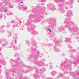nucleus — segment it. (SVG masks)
<instances>
[{
  "instance_id": "nucleus-6",
  "label": "nucleus",
  "mask_w": 79,
  "mask_h": 79,
  "mask_svg": "<svg viewBox=\"0 0 79 79\" xmlns=\"http://www.w3.org/2000/svg\"><path fill=\"white\" fill-rule=\"evenodd\" d=\"M70 39L67 38L66 39V40H65V42H70Z\"/></svg>"
},
{
  "instance_id": "nucleus-37",
  "label": "nucleus",
  "mask_w": 79,
  "mask_h": 79,
  "mask_svg": "<svg viewBox=\"0 0 79 79\" xmlns=\"http://www.w3.org/2000/svg\"><path fill=\"white\" fill-rule=\"evenodd\" d=\"M4 64H5V63H4Z\"/></svg>"
},
{
  "instance_id": "nucleus-10",
  "label": "nucleus",
  "mask_w": 79,
  "mask_h": 79,
  "mask_svg": "<svg viewBox=\"0 0 79 79\" xmlns=\"http://www.w3.org/2000/svg\"><path fill=\"white\" fill-rule=\"evenodd\" d=\"M27 70H28L29 71H30V70H31L32 69L31 68H29V67H28L27 68Z\"/></svg>"
},
{
  "instance_id": "nucleus-23",
  "label": "nucleus",
  "mask_w": 79,
  "mask_h": 79,
  "mask_svg": "<svg viewBox=\"0 0 79 79\" xmlns=\"http://www.w3.org/2000/svg\"><path fill=\"white\" fill-rule=\"evenodd\" d=\"M17 60L18 61H19V58H18Z\"/></svg>"
},
{
  "instance_id": "nucleus-28",
  "label": "nucleus",
  "mask_w": 79,
  "mask_h": 79,
  "mask_svg": "<svg viewBox=\"0 0 79 79\" xmlns=\"http://www.w3.org/2000/svg\"><path fill=\"white\" fill-rule=\"evenodd\" d=\"M6 11H7V10H6L5 11V12H6Z\"/></svg>"
},
{
  "instance_id": "nucleus-31",
  "label": "nucleus",
  "mask_w": 79,
  "mask_h": 79,
  "mask_svg": "<svg viewBox=\"0 0 79 79\" xmlns=\"http://www.w3.org/2000/svg\"><path fill=\"white\" fill-rule=\"evenodd\" d=\"M21 3H23V2H21Z\"/></svg>"
},
{
  "instance_id": "nucleus-14",
  "label": "nucleus",
  "mask_w": 79,
  "mask_h": 79,
  "mask_svg": "<svg viewBox=\"0 0 79 79\" xmlns=\"http://www.w3.org/2000/svg\"><path fill=\"white\" fill-rule=\"evenodd\" d=\"M51 74L52 76H55V73H52Z\"/></svg>"
},
{
  "instance_id": "nucleus-15",
  "label": "nucleus",
  "mask_w": 79,
  "mask_h": 79,
  "mask_svg": "<svg viewBox=\"0 0 79 79\" xmlns=\"http://www.w3.org/2000/svg\"><path fill=\"white\" fill-rule=\"evenodd\" d=\"M76 61H77V62H78V63H79V59H77L76 60Z\"/></svg>"
},
{
  "instance_id": "nucleus-4",
  "label": "nucleus",
  "mask_w": 79,
  "mask_h": 79,
  "mask_svg": "<svg viewBox=\"0 0 79 79\" xmlns=\"http://www.w3.org/2000/svg\"><path fill=\"white\" fill-rule=\"evenodd\" d=\"M53 49L55 50V52H59V49L56 48V47H54Z\"/></svg>"
},
{
  "instance_id": "nucleus-16",
  "label": "nucleus",
  "mask_w": 79,
  "mask_h": 79,
  "mask_svg": "<svg viewBox=\"0 0 79 79\" xmlns=\"http://www.w3.org/2000/svg\"><path fill=\"white\" fill-rule=\"evenodd\" d=\"M34 22H35V23H37L38 22H39L38 21V20H35L34 21Z\"/></svg>"
},
{
  "instance_id": "nucleus-20",
  "label": "nucleus",
  "mask_w": 79,
  "mask_h": 79,
  "mask_svg": "<svg viewBox=\"0 0 79 79\" xmlns=\"http://www.w3.org/2000/svg\"><path fill=\"white\" fill-rule=\"evenodd\" d=\"M52 10L53 11H54V10H55V8H53V9H52Z\"/></svg>"
},
{
  "instance_id": "nucleus-1",
  "label": "nucleus",
  "mask_w": 79,
  "mask_h": 79,
  "mask_svg": "<svg viewBox=\"0 0 79 79\" xmlns=\"http://www.w3.org/2000/svg\"><path fill=\"white\" fill-rule=\"evenodd\" d=\"M67 17L68 18H67V19H69L72 16H73V13L71 11H69L67 12Z\"/></svg>"
},
{
  "instance_id": "nucleus-22",
  "label": "nucleus",
  "mask_w": 79,
  "mask_h": 79,
  "mask_svg": "<svg viewBox=\"0 0 79 79\" xmlns=\"http://www.w3.org/2000/svg\"><path fill=\"white\" fill-rule=\"evenodd\" d=\"M67 65H66V66H65V67H64V68H67Z\"/></svg>"
},
{
  "instance_id": "nucleus-30",
  "label": "nucleus",
  "mask_w": 79,
  "mask_h": 79,
  "mask_svg": "<svg viewBox=\"0 0 79 79\" xmlns=\"http://www.w3.org/2000/svg\"><path fill=\"white\" fill-rule=\"evenodd\" d=\"M11 15H13V13H11Z\"/></svg>"
},
{
  "instance_id": "nucleus-2",
  "label": "nucleus",
  "mask_w": 79,
  "mask_h": 79,
  "mask_svg": "<svg viewBox=\"0 0 79 79\" xmlns=\"http://www.w3.org/2000/svg\"><path fill=\"white\" fill-rule=\"evenodd\" d=\"M34 29V26H32L29 28H28V29L30 31H32Z\"/></svg>"
},
{
  "instance_id": "nucleus-9",
  "label": "nucleus",
  "mask_w": 79,
  "mask_h": 79,
  "mask_svg": "<svg viewBox=\"0 0 79 79\" xmlns=\"http://www.w3.org/2000/svg\"><path fill=\"white\" fill-rule=\"evenodd\" d=\"M34 77L35 79H37V78H37V77L38 76H37V75H34Z\"/></svg>"
},
{
  "instance_id": "nucleus-8",
  "label": "nucleus",
  "mask_w": 79,
  "mask_h": 79,
  "mask_svg": "<svg viewBox=\"0 0 79 79\" xmlns=\"http://www.w3.org/2000/svg\"><path fill=\"white\" fill-rule=\"evenodd\" d=\"M46 31H49V32H52V31H51L50 29L49 28L47 29Z\"/></svg>"
},
{
  "instance_id": "nucleus-32",
  "label": "nucleus",
  "mask_w": 79,
  "mask_h": 79,
  "mask_svg": "<svg viewBox=\"0 0 79 79\" xmlns=\"http://www.w3.org/2000/svg\"><path fill=\"white\" fill-rule=\"evenodd\" d=\"M60 0V1H62V0Z\"/></svg>"
},
{
  "instance_id": "nucleus-19",
  "label": "nucleus",
  "mask_w": 79,
  "mask_h": 79,
  "mask_svg": "<svg viewBox=\"0 0 79 79\" xmlns=\"http://www.w3.org/2000/svg\"><path fill=\"white\" fill-rule=\"evenodd\" d=\"M13 45V43H10V46H12Z\"/></svg>"
},
{
  "instance_id": "nucleus-27",
  "label": "nucleus",
  "mask_w": 79,
  "mask_h": 79,
  "mask_svg": "<svg viewBox=\"0 0 79 79\" xmlns=\"http://www.w3.org/2000/svg\"><path fill=\"white\" fill-rule=\"evenodd\" d=\"M6 43H7V44H8V43H7V42H6L5 44H6Z\"/></svg>"
},
{
  "instance_id": "nucleus-7",
  "label": "nucleus",
  "mask_w": 79,
  "mask_h": 79,
  "mask_svg": "<svg viewBox=\"0 0 79 79\" xmlns=\"http://www.w3.org/2000/svg\"><path fill=\"white\" fill-rule=\"evenodd\" d=\"M39 72L40 73H42L41 70H36V73H39Z\"/></svg>"
},
{
  "instance_id": "nucleus-17",
  "label": "nucleus",
  "mask_w": 79,
  "mask_h": 79,
  "mask_svg": "<svg viewBox=\"0 0 79 79\" xmlns=\"http://www.w3.org/2000/svg\"><path fill=\"white\" fill-rule=\"evenodd\" d=\"M17 55H18V54H15L14 55V56H15V57H16V56H17Z\"/></svg>"
},
{
  "instance_id": "nucleus-13",
  "label": "nucleus",
  "mask_w": 79,
  "mask_h": 79,
  "mask_svg": "<svg viewBox=\"0 0 79 79\" xmlns=\"http://www.w3.org/2000/svg\"><path fill=\"white\" fill-rule=\"evenodd\" d=\"M24 10H23V11H25V10H27V8L26 7H24L23 8Z\"/></svg>"
},
{
  "instance_id": "nucleus-25",
  "label": "nucleus",
  "mask_w": 79,
  "mask_h": 79,
  "mask_svg": "<svg viewBox=\"0 0 79 79\" xmlns=\"http://www.w3.org/2000/svg\"><path fill=\"white\" fill-rule=\"evenodd\" d=\"M1 32H4V30H3V31H1Z\"/></svg>"
},
{
  "instance_id": "nucleus-12",
  "label": "nucleus",
  "mask_w": 79,
  "mask_h": 79,
  "mask_svg": "<svg viewBox=\"0 0 79 79\" xmlns=\"http://www.w3.org/2000/svg\"><path fill=\"white\" fill-rule=\"evenodd\" d=\"M14 42L15 44V43L16 42V38H15V39L14 40Z\"/></svg>"
},
{
  "instance_id": "nucleus-3",
  "label": "nucleus",
  "mask_w": 79,
  "mask_h": 79,
  "mask_svg": "<svg viewBox=\"0 0 79 79\" xmlns=\"http://www.w3.org/2000/svg\"><path fill=\"white\" fill-rule=\"evenodd\" d=\"M13 49L14 50H18V48H17V47L15 46H14L13 47Z\"/></svg>"
},
{
  "instance_id": "nucleus-18",
  "label": "nucleus",
  "mask_w": 79,
  "mask_h": 79,
  "mask_svg": "<svg viewBox=\"0 0 79 79\" xmlns=\"http://www.w3.org/2000/svg\"><path fill=\"white\" fill-rule=\"evenodd\" d=\"M27 44H29V41H28L27 40Z\"/></svg>"
},
{
  "instance_id": "nucleus-33",
  "label": "nucleus",
  "mask_w": 79,
  "mask_h": 79,
  "mask_svg": "<svg viewBox=\"0 0 79 79\" xmlns=\"http://www.w3.org/2000/svg\"><path fill=\"white\" fill-rule=\"evenodd\" d=\"M62 63L61 64V65H62Z\"/></svg>"
},
{
  "instance_id": "nucleus-26",
  "label": "nucleus",
  "mask_w": 79,
  "mask_h": 79,
  "mask_svg": "<svg viewBox=\"0 0 79 79\" xmlns=\"http://www.w3.org/2000/svg\"><path fill=\"white\" fill-rule=\"evenodd\" d=\"M64 12V11H61L62 13H63Z\"/></svg>"
},
{
  "instance_id": "nucleus-35",
  "label": "nucleus",
  "mask_w": 79,
  "mask_h": 79,
  "mask_svg": "<svg viewBox=\"0 0 79 79\" xmlns=\"http://www.w3.org/2000/svg\"><path fill=\"white\" fill-rule=\"evenodd\" d=\"M27 23H28V22H27Z\"/></svg>"
},
{
  "instance_id": "nucleus-21",
  "label": "nucleus",
  "mask_w": 79,
  "mask_h": 79,
  "mask_svg": "<svg viewBox=\"0 0 79 79\" xmlns=\"http://www.w3.org/2000/svg\"><path fill=\"white\" fill-rule=\"evenodd\" d=\"M2 62H3V61H2L1 60H0V63H2Z\"/></svg>"
},
{
  "instance_id": "nucleus-36",
  "label": "nucleus",
  "mask_w": 79,
  "mask_h": 79,
  "mask_svg": "<svg viewBox=\"0 0 79 79\" xmlns=\"http://www.w3.org/2000/svg\"><path fill=\"white\" fill-rule=\"evenodd\" d=\"M4 65H5V64H4Z\"/></svg>"
},
{
  "instance_id": "nucleus-5",
  "label": "nucleus",
  "mask_w": 79,
  "mask_h": 79,
  "mask_svg": "<svg viewBox=\"0 0 79 79\" xmlns=\"http://www.w3.org/2000/svg\"><path fill=\"white\" fill-rule=\"evenodd\" d=\"M59 31H64V29L63 28V27H60L59 29Z\"/></svg>"
},
{
  "instance_id": "nucleus-34",
  "label": "nucleus",
  "mask_w": 79,
  "mask_h": 79,
  "mask_svg": "<svg viewBox=\"0 0 79 79\" xmlns=\"http://www.w3.org/2000/svg\"><path fill=\"white\" fill-rule=\"evenodd\" d=\"M74 63V64H75V63Z\"/></svg>"
},
{
  "instance_id": "nucleus-11",
  "label": "nucleus",
  "mask_w": 79,
  "mask_h": 79,
  "mask_svg": "<svg viewBox=\"0 0 79 79\" xmlns=\"http://www.w3.org/2000/svg\"><path fill=\"white\" fill-rule=\"evenodd\" d=\"M68 48L70 49H71V48H72V47H71V46L70 45H69L68 46Z\"/></svg>"
},
{
  "instance_id": "nucleus-29",
  "label": "nucleus",
  "mask_w": 79,
  "mask_h": 79,
  "mask_svg": "<svg viewBox=\"0 0 79 79\" xmlns=\"http://www.w3.org/2000/svg\"><path fill=\"white\" fill-rule=\"evenodd\" d=\"M74 50H72V52H74Z\"/></svg>"
},
{
  "instance_id": "nucleus-24",
  "label": "nucleus",
  "mask_w": 79,
  "mask_h": 79,
  "mask_svg": "<svg viewBox=\"0 0 79 79\" xmlns=\"http://www.w3.org/2000/svg\"><path fill=\"white\" fill-rule=\"evenodd\" d=\"M0 55H2V53H0Z\"/></svg>"
}]
</instances>
